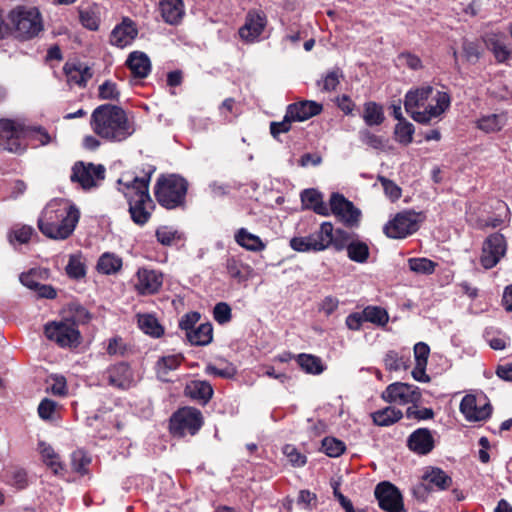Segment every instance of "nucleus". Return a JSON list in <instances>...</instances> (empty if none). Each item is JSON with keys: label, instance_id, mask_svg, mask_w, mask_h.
<instances>
[{"label": "nucleus", "instance_id": "1", "mask_svg": "<svg viewBox=\"0 0 512 512\" xmlns=\"http://www.w3.org/2000/svg\"><path fill=\"white\" fill-rule=\"evenodd\" d=\"M80 219V210L67 199L55 198L42 210L37 226L48 238L65 240L69 238Z\"/></svg>", "mask_w": 512, "mask_h": 512}, {"label": "nucleus", "instance_id": "2", "mask_svg": "<svg viewBox=\"0 0 512 512\" xmlns=\"http://www.w3.org/2000/svg\"><path fill=\"white\" fill-rule=\"evenodd\" d=\"M156 167L146 164L141 169V176H135L128 181L118 179L119 191L123 193L129 205L132 221L144 226L151 218L155 205L149 194V184Z\"/></svg>", "mask_w": 512, "mask_h": 512}, {"label": "nucleus", "instance_id": "3", "mask_svg": "<svg viewBox=\"0 0 512 512\" xmlns=\"http://www.w3.org/2000/svg\"><path fill=\"white\" fill-rule=\"evenodd\" d=\"M90 125L96 135L110 142H122L136 130L134 124L128 120L125 110L112 104L95 108Z\"/></svg>", "mask_w": 512, "mask_h": 512}, {"label": "nucleus", "instance_id": "4", "mask_svg": "<svg viewBox=\"0 0 512 512\" xmlns=\"http://www.w3.org/2000/svg\"><path fill=\"white\" fill-rule=\"evenodd\" d=\"M188 191L187 180L178 175H161L154 187V196L160 206L173 210L185 206Z\"/></svg>", "mask_w": 512, "mask_h": 512}, {"label": "nucleus", "instance_id": "5", "mask_svg": "<svg viewBox=\"0 0 512 512\" xmlns=\"http://www.w3.org/2000/svg\"><path fill=\"white\" fill-rule=\"evenodd\" d=\"M204 424L202 412L185 406L176 410L169 419V431L174 437L195 436Z\"/></svg>", "mask_w": 512, "mask_h": 512}, {"label": "nucleus", "instance_id": "6", "mask_svg": "<svg viewBox=\"0 0 512 512\" xmlns=\"http://www.w3.org/2000/svg\"><path fill=\"white\" fill-rule=\"evenodd\" d=\"M45 336L60 348L76 351L82 344L83 337L75 323L69 320L53 321L44 327Z\"/></svg>", "mask_w": 512, "mask_h": 512}, {"label": "nucleus", "instance_id": "7", "mask_svg": "<svg viewBox=\"0 0 512 512\" xmlns=\"http://www.w3.org/2000/svg\"><path fill=\"white\" fill-rule=\"evenodd\" d=\"M425 219L426 216L423 212L405 210L397 213L392 220L388 221L383 227V232L389 238L403 239L415 233Z\"/></svg>", "mask_w": 512, "mask_h": 512}, {"label": "nucleus", "instance_id": "8", "mask_svg": "<svg viewBox=\"0 0 512 512\" xmlns=\"http://www.w3.org/2000/svg\"><path fill=\"white\" fill-rule=\"evenodd\" d=\"M26 128L21 122L0 119V147L12 153H22L26 150Z\"/></svg>", "mask_w": 512, "mask_h": 512}, {"label": "nucleus", "instance_id": "9", "mask_svg": "<svg viewBox=\"0 0 512 512\" xmlns=\"http://www.w3.org/2000/svg\"><path fill=\"white\" fill-rule=\"evenodd\" d=\"M10 35L20 41L32 38V7L27 4L15 6L7 15Z\"/></svg>", "mask_w": 512, "mask_h": 512}, {"label": "nucleus", "instance_id": "10", "mask_svg": "<svg viewBox=\"0 0 512 512\" xmlns=\"http://www.w3.org/2000/svg\"><path fill=\"white\" fill-rule=\"evenodd\" d=\"M106 169L102 164L77 161L72 167L70 180L79 183L82 189L89 190L98 186V181L105 179Z\"/></svg>", "mask_w": 512, "mask_h": 512}, {"label": "nucleus", "instance_id": "11", "mask_svg": "<svg viewBox=\"0 0 512 512\" xmlns=\"http://www.w3.org/2000/svg\"><path fill=\"white\" fill-rule=\"evenodd\" d=\"M382 399L388 403L418 406L422 401V393L418 386L403 382H394L386 387Z\"/></svg>", "mask_w": 512, "mask_h": 512}, {"label": "nucleus", "instance_id": "12", "mask_svg": "<svg viewBox=\"0 0 512 512\" xmlns=\"http://www.w3.org/2000/svg\"><path fill=\"white\" fill-rule=\"evenodd\" d=\"M329 211L338 217L347 227H358L361 210L357 208L352 201L348 200L343 194L334 192L330 196Z\"/></svg>", "mask_w": 512, "mask_h": 512}, {"label": "nucleus", "instance_id": "13", "mask_svg": "<svg viewBox=\"0 0 512 512\" xmlns=\"http://www.w3.org/2000/svg\"><path fill=\"white\" fill-rule=\"evenodd\" d=\"M379 507L386 512H406L400 490L388 481L380 482L374 490Z\"/></svg>", "mask_w": 512, "mask_h": 512}, {"label": "nucleus", "instance_id": "14", "mask_svg": "<svg viewBox=\"0 0 512 512\" xmlns=\"http://www.w3.org/2000/svg\"><path fill=\"white\" fill-rule=\"evenodd\" d=\"M507 244L505 237L500 233H493L483 243L480 257L481 265L485 269L495 267L505 255Z\"/></svg>", "mask_w": 512, "mask_h": 512}, {"label": "nucleus", "instance_id": "15", "mask_svg": "<svg viewBox=\"0 0 512 512\" xmlns=\"http://www.w3.org/2000/svg\"><path fill=\"white\" fill-rule=\"evenodd\" d=\"M267 24V17L262 10L248 11L244 25L239 29L240 37L248 42H253L260 37Z\"/></svg>", "mask_w": 512, "mask_h": 512}, {"label": "nucleus", "instance_id": "16", "mask_svg": "<svg viewBox=\"0 0 512 512\" xmlns=\"http://www.w3.org/2000/svg\"><path fill=\"white\" fill-rule=\"evenodd\" d=\"M435 105H428L423 111H414L411 118L420 124H429L433 118L441 116L451 103L450 95L447 92L437 91Z\"/></svg>", "mask_w": 512, "mask_h": 512}, {"label": "nucleus", "instance_id": "17", "mask_svg": "<svg viewBox=\"0 0 512 512\" xmlns=\"http://www.w3.org/2000/svg\"><path fill=\"white\" fill-rule=\"evenodd\" d=\"M406 445L413 453L424 456L435 448V439L430 429L422 427L414 430L408 436Z\"/></svg>", "mask_w": 512, "mask_h": 512}, {"label": "nucleus", "instance_id": "18", "mask_svg": "<svg viewBox=\"0 0 512 512\" xmlns=\"http://www.w3.org/2000/svg\"><path fill=\"white\" fill-rule=\"evenodd\" d=\"M105 376L110 386L121 390L129 389L133 383V371L127 362L110 365Z\"/></svg>", "mask_w": 512, "mask_h": 512}, {"label": "nucleus", "instance_id": "19", "mask_svg": "<svg viewBox=\"0 0 512 512\" xmlns=\"http://www.w3.org/2000/svg\"><path fill=\"white\" fill-rule=\"evenodd\" d=\"M482 40L498 63H505L512 58V49L507 45L504 34L489 33L484 35Z\"/></svg>", "mask_w": 512, "mask_h": 512}, {"label": "nucleus", "instance_id": "20", "mask_svg": "<svg viewBox=\"0 0 512 512\" xmlns=\"http://www.w3.org/2000/svg\"><path fill=\"white\" fill-rule=\"evenodd\" d=\"M63 73L69 85L85 88L87 82L93 77L92 69L80 61H67L63 66Z\"/></svg>", "mask_w": 512, "mask_h": 512}, {"label": "nucleus", "instance_id": "21", "mask_svg": "<svg viewBox=\"0 0 512 512\" xmlns=\"http://www.w3.org/2000/svg\"><path fill=\"white\" fill-rule=\"evenodd\" d=\"M37 451L43 465L49 469L55 476H63L66 469L65 464L61 460V456L49 443L39 441Z\"/></svg>", "mask_w": 512, "mask_h": 512}, {"label": "nucleus", "instance_id": "22", "mask_svg": "<svg viewBox=\"0 0 512 512\" xmlns=\"http://www.w3.org/2000/svg\"><path fill=\"white\" fill-rule=\"evenodd\" d=\"M286 110L295 122H303L319 115L323 105L313 100H302L289 104Z\"/></svg>", "mask_w": 512, "mask_h": 512}, {"label": "nucleus", "instance_id": "23", "mask_svg": "<svg viewBox=\"0 0 512 512\" xmlns=\"http://www.w3.org/2000/svg\"><path fill=\"white\" fill-rule=\"evenodd\" d=\"M138 30L130 19H124L110 34V43L116 47L124 48L130 45L137 37Z\"/></svg>", "mask_w": 512, "mask_h": 512}, {"label": "nucleus", "instance_id": "24", "mask_svg": "<svg viewBox=\"0 0 512 512\" xmlns=\"http://www.w3.org/2000/svg\"><path fill=\"white\" fill-rule=\"evenodd\" d=\"M302 210H312L318 215L329 216L328 206L323 201V194L315 188L304 189L300 193Z\"/></svg>", "mask_w": 512, "mask_h": 512}, {"label": "nucleus", "instance_id": "25", "mask_svg": "<svg viewBox=\"0 0 512 512\" xmlns=\"http://www.w3.org/2000/svg\"><path fill=\"white\" fill-rule=\"evenodd\" d=\"M212 385L206 380H191L186 383L184 395L192 400L206 405L213 397Z\"/></svg>", "mask_w": 512, "mask_h": 512}, {"label": "nucleus", "instance_id": "26", "mask_svg": "<svg viewBox=\"0 0 512 512\" xmlns=\"http://www.w3.org/2000/svg\"><path fill=\"white\" fill-rule=\"evenodd\" d=\"M137 289L142 295L157 293L162 286V274L155 270L139 269Z\"/></svg>", "mask_w": 512, "mask_h": 512}, {"label": "nucleus", "instance_id": "27", "mask_svg": "<svg viewBox=\"0 0 512 512\" xmlns=\"http://www.w3.org/2000/svg\"><path fill=\"white\" fill-rule=\"evenodd\" d=\"M127 67L135 78L144 79L151 72V61L148 55L141 51H133L126 60Z\"/></svg>", "mask_w": 512, "mask_h": 512}, {"label": "nucleus", "instance_id": "28", "mask_svg": "<svg viewBox=\"0 0 512 512\" xmlns=\"http://www.w3.org/2000/svg\"><path fill=\"white\" fill-rule=\"evenodd\" d=\"M432 92L433 87L431 85H424L415 89H410L406 93L404 100L406 112L411 114L415 111L414 108L423 106L431 96Z\"/></svg>", "mask_w": 512, "mask_h": 512}, {"label": "nucleus", "instance_id": "29", "mask_svg": "<svg viewBox=\"0 0 512 512\" xmlns=\"http://www.w3.org/2000/svg\"><path fill=\"white\" fill-rule=\"evenodd\" d=\"M184 357L181 354L160 357L155 364L157 378L162 382H170L168 375L179 368Z\"/></svg>", "mask_w": 512, "mask_h": 512}, {"label": "nucleus", "instance_id": "30", "mask_svg": "<svg viewBox=\"0 0 512 512\" xmlns=\"http://www.w3.org/2000/svg\"><path fill=\"white\" fill-rule=\"evenodd\" d=\"M160 11L164 21L170 25H176L184 15L182 0H160Z\"/></svg>", "mask_w": 512, "mask_h": 512}, {"label": "nucleus", "instance_id": "31", "mask_svg": "<svg viewBox=\"0 0 512 512\" xmlns=\"http://www.w3.org/2000/svg\"><path fill=\"white\" fill-rule=\"evenodd\" d=\"M507 124L505 113L483 115L476 121V127L485 133H497Z\"/></svg>", "mask_w": 512, "mask_h": 512}, {"label": "nucleus", "instance_id": "32", "mask_svg": "<svg viewBox=\"0 0 512 512\" xmlns=\"http://www.w3.org/2000/svg\"><path fill=\"white\" fill-rule=\"evenodd\" d=\"M186 338L193 346H206L213 340V326L210 322L202 323L186 333Z\"/></svg>", "mask_w": 512, "mask_h": 512}, {"label": "nucleus", "instance_id": "33", "mask_svg": "<svg viewBox=\"0 0 512 512\" xmlns=\"http://www.w3.org/2000/svg\"><path fill=\"white\" fill-rule=\"evenodd\" d=\"M79 21L81 25L90 30L97 31L100 26V7L97 4L88 5L86 7H80Z\"/></svg>", "mask_w": 512, "mask_h": 512}, {"label": "nucleus", "instance_id": "34", "mask_svg": "<svg viewBox=\"0 0 512 512\" xmlns=\"http://www.w3.org/2000/svg\"><path fill=\"white\" fill-rule=\"evenodd\" d=\"M402 417V411L392 406L377 410L371 414L373 423L380 427L391 426L402 419Z\"/></svg>", "mask_w": 512, "mask_h": 512}, {"label": "nucleus", "instance_id": "35", "mask_svg": "<svg viewBox=\"0 0 512 512\" xmlns=\"http://www.w3.org/2000/svg\"><path fill=\"white\" fill-rule=\"evenodd\" d=\"M299 367L307 374L319 375L326 369L322 359L318 356L300 353L295 358Z\"/></svg>", "mask_w": 512, "mask_h": 512}, {"label": "nucleus", "instance_id": "36", "mask_svg": "<svg viewBox=\"0 0 512 512\" xmlns=\"http://www.w3.org/2000/svg\"><path fill=\"white\" fill-rule=\"evenodd\" d=\"M235 241L241 247L252 252L262 251L266 247L259 236L248 232L246 228H240L236 232Z\"/></svg>", "mask_w": 512, "mask_h": 512}, {"label": "nucleus", "instance_id": "37", "mask_svg": "<svg viewBox=\"0 0 512 512\" xmlns=\"http://www.w3.org/2000/svg\"><path fill=\"white\" fill-rule=\"evenodd\" d=\"M60 408V404L55 400L43 398L37 407V413L43 421L54 423L60 419Z\"/></svg>", "mask_w": 512, "mask_h": 512}, {"label": "nucleus", "instance_id": "38", "mask_svg": "<svg viewBox=\"0 0 512 512\" xmlns=\"http://www.w3.org/2000/svg\"><path fill=\"white\" fill-rule=\"evenodd\" d=\"M362 118L368 127L381 125L385 120L383 107L374 101L364 103Z\"/></svg>", "mask_w": 512, "mask_h": 512}, {"label": "nucleus", "instance_id": "39", "mask_svg": "<svg viewBox=\"0 0 512 512\" xmlns=\"http://www.w3.org/2000/svg\"><path fill=\"white\" fill-rule=\"evenodd\" d=\"M96 268L105 275L115 274L122 268V259L114 253L105 252L99 257Z\"/></svg>", "mask_w": 512, "mask_h": 512}, {"label": "nucleus", "instance_id": "40", "mask_svg": "<svg viewBox=\"0 0 512 512\" xmlns=\"http://www.w3.org/2000/svg\"><path fill=\"white\" fill-rule=\"evenodd\" d=\"M65 271L67 276L73 280H80L86 276L87 267L81 252L69 256Z\"/></svg>", "mask_w": 512, "mask_h": 512}, {"label": "nucleus", "instance_id": "41", "mask_svg": "<svg viewBox=\"0 0 512 512\" xmlns=\"http://www.w3.org/2000/svg\"><path fill=\"white\" fill-rule=\"evenodd\" d=\"M344 78L342 69L338 66L328 70L321 79L317 80L316 85L321 88L323 92L335 91L340 84L341 79Z\"/></svg>", "mask_w": 512, "mask_h": 512}, {"label": "nucleus", "instance_id": "42", "mask_svg": "<svg viewBox=\"0 0 512 512\" xmlns=\"http://www.w3.org/2000/svg\"><path fill=\"white\" fill-rule=\"evenodd\" d=\"M138 326L147 335L159 338L164 334V328L152 314L138 315Z\"/></svg>", "mask_w": 512, "mask_h": 512}, {"label": "nucleus", "instance_id": "43", "mask_svg": "<svg viewBox=\"0 0 512 512\" xmlns=\"http://www.w3.org/2000/svg\"><path fill=\"white\" fill-rule=\"evenodd\" d=\"M424 479L439 490H446L452 484V478L444 470L438 467H433L429 472H426Z\"/></svg>", "mask_w": 512, "mask_h": 512}, {"label": "nucleus", "instance_id": "44", "mask_svg": "<svg viewBox=\"0 0 512 512\" xmlns=\"http://www.w3.org/2000/svg\"><path fill=\"white\" fill-rule=\"evenodd\" d=\"M358 136L362 144L374 150H384L389 141L388 138L382 135H376L368 128L361 129Z\"/></svg>", "mask_w": 512, "mask_h": 512}, {"label": "nucleus", "instance_id": "45", "mask_svg": "<svg viewBox=\"0 0 512 512\" xmlns=\"http://www.w3.org/2000/svg\"><path fill=\"white\" fill-rule=\"evenodd\" d=\"M365 322L385 326L389 321L388 312L380 306L369 305L362 310Z\"/></svg>", "mask_w": 512, "mask_h": 512}, {"label": "nucleus", "instance_id": "46", "mask_svg": "<svg viewBox=\"0 0 512 512\" xmlns=\"http://www.w3.org/2000/svg\"><path fill=\"white\" fill-rule=\"evenodd\" d=\"M32 236V228L27 225H14L8 233V241L16 247L17 244H27Z\"/></svg>", "mask_w": 512, "mask_h": 512}, {"label": "nucleus", "instance_id": "47", "mask_svg": "<svg viewBox=\"0 0 512 512\" xmlns=\"http://www.w3.org/2000/svg\"><path fill=\"white\" fill-rule=\"evenodd\" d=\"M414 132V125L407 120L398 122L394 128V135L396 141L404 146H407L412 143Z\"/></svg>", "mask_w": 512, "mask_h": 512}, {"label": "nucleus", "instance_id": "48", "mask_svg": "<svg viewBox=\"0 0 512 512\" xmlns=\"http://www.w3.org/2000/svg\"><path fill=\"white\" fill-rule=\"evenodd\" d=\"M347 254L350 260L364 263L369 257V247L361 241H352L347 245Z\"/></svg>", "mask_w": 512, "mask_h": 512}, {"label": "nucleus", "instance_id": "49", "mask_svg": "<svg viewBox=\"0 0 512 512\" xmlns=\"http://www.w3.org/2000/svg\"><path fill=\"white\" fill-rule=\"evenodd\" d=\"M90 463L91 458L84 450L78 449L71 453V467L74 472L80 475L87 474Z\"/></svg>", "mask_w": 512, "mask_h": 512}, {"label": "nucleus", "instance_id": "50", "mask_svg": "<svg viewBox=\"0 0 512 512\" xmlns=\"http://www.w3.org/2000/svg\"><path fill=\"white\" fill-rule=\"evenodd\" d=\"M462 51L465 60L470 64H476L483 53V49L478 41L464 39L462 42Z\"/></svg>", "mask_w": 512, "mask_h": 512}, {"label": "nucleus", "instance_id": "51", "mask_svg": "<svg viewBox=\"0 0 512 512\" xmlns=\"http://www.w3.org/2000/svg\"><path fill=\"white\" fill-rule=\"evenodd\" d=\"M408 265L411 271L417 274L430 275L434 273L437 264L428 258H409Z\"/></svg>", "mask_w": 512, "mask_h": 512}, {"label": "nucleus", "instance_id": "52", "mask_svg": "<svg viewBox=\"0 0 512 512\" xmlns=\"http://www.w3.org/2000/svg\"><path fill=\"white\" fill-rule=\"evenodd\" d=\"M321 447L323 452L332 458L341 456L346 450L345 443L335 437H325Z\"/></svg>", "mask_w": 512, "mask_h": 512}, {"label": "nucleus", "instance_id": "53", "mask_svg": "<svg viewBox=\"0 0 512 512\" xmlns=\"http://www.w3.org/2000/svg\"><path fill=\"white\" fill-rule=\"evenodd\" d=\"M409 361V357L399 356L394 350L388 351L384 358L385 367L390 371L407 369Z\"/></svg>", "mask_w": 512, "mask_h": 512}, {"label": "nucleus", "instance_id": "54", "mask_svg": "<svg viewBox=\"0 0 512 512\" xmlns=\"http://www.w3.org/2000/svg\"><path fill=\"white\" fill-rule=\"evenodd\" d=\"M69 312L71 314L70 318H67L66 320H69L70 323H75L77 326L79 324H86L91 319L90 312L80 303H70Z\"/></svg>", "mask_w": 512, "mask_h": 512}, {"label": "nucleus", "instance_id": "55", "mask_svg": "<svg viewBox=\"0 0 512 512\" xmlns=\"http://www.w3.org/2000/svg\"><path fill=\"white\" fill-rule=\"evenodd\" d=\"M290 247L297 252H309V251H323L325 246L319 243H308L304 237H293L290 240Z\"/></svg>", "mask_w": 512, "mask_h": 512}, {"label": "nucleus", "instance_id": "56", "mask_svg": "<svg viewBox=\"0 0 512 512\" xmlns=\"http://www.w3.org/2000/svg\"><path fill=\"white\" fill-rule=\"evenodd\" d=\"M155 236L163 246H171L175 240L180 239L178 231L168 226H160L156 230Z\"/></svg>", "mask_w": 512, "mask_h": 512}, {"label": "nucleus", "instance_id": "57", "mask_svg": "<svg viewBox=\"0 0 512 512\" xmlns=\"http://www.w3.org/2000/svg\"><path fill=\"white\" fill-rule=\"evenodd\" d=\"M378 181L381 183L385 195L392 201L399 200L402 196V189L392 180L379 175Z\"/></svg>", "mask_w": 512, "mask_h": 512}, {"label": "nucleus", "instance_id": "58", "mask_svg": "<svg viewBox=\"0 0 512 512\" xmlns=\"http://www.w3.org/2000/svg\"><path fill=\"white\" fill-rule=\"evenodd\" d=\"M292 122H295L291 116L289 115L288 111L286 110V113L283 117V120L280 122H271L270 123V134L272 137L276 140H279V135L281 133H288L292 128Z\"/></svg>", "mask_w": 512, "mask_h": 512}, {"label": "nucleus", "instance_id": "59", "mask_svg": "<svg viewBox=\"0 0 512 512\" xmlns=\"http://www.w3.org/2000/svg\"><path fill=\"white\" fill-rule=\"evenodd\" d=\"M283 454L288 458L290 464L294 467H302L307 463V457L300 453L294 445H285L283 447Z\"/></svg>", "mask_w": 512, "mask_h": 512}, {"label": "nucleus", "instance_id": "60", "mask_svg": "<svg viewBox=\"0 0 512 512\" xmlns=\"http://www.w3.org/2000/svg\"><path fill=\"white\" fill-rule=\"evenodd\" d=\"M213 317L221 325L230 322L232 318L231 307L226 302H219L214 306Z\"/></svg>", "mask_w": 512, "mask_h": 512}, {"label": "nucleus", "instance_id": "61", "mask_svg": "<svg viewBox=\"0 0 512 512\" xmlns=\"http://www.w3.org/2000/svg\"><path fill=\"white\" fill-rule=\"evenodd\" d=\"M120 92L117 84L106 80L99 86V98L104 100H119Z\"/></svg>", "mask_w": 512, "mask_h": 512}, {"label": "nucleus", "instance_id": "62", "mask_svg": "<svg viewBox=\"0 0 512 512\" xmlns=\"http://www.w3.org/2000/svg\"><path fill=\"white\" fill-rule=\"evenodd\" d=\"M316 233L318 235L319 241H321V244L325 246V249L332 245L335 233L333 224L331 222H323L320 225V229Z\"/></svg>", "mask_w": 512, "mask_h": 512}, {"label": "nucleus", "instance_id": "63", "mask_svg": "<svg viewBox=\"0 0 512 512\" xmlns=\"http://www.w3.org/2000/svg\"><path fill=\"white\" fill-rule=\"evenodd\" d=\"M478 399L476 396L468 394L465 395L460 402V412L465 416L467 420H471L473 413L476 410Z\"/></svg>", "mask_w": 512, "mask_h": 512}, {"label": "nucleus", "instance_id": "64", "mask_svg": "<svg viewBox=\"0 0 512 512\" xmlns=\"http://www.w3.org/2000/svg\"><path fill=\"white\" fill-rule=\"evenodd\" d=\"M34 297L52 300L57 297V290L50 284H41L34 281Z\"/></svg>", "mask_w": 512, "mask_h": 512}]
</instances>
